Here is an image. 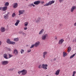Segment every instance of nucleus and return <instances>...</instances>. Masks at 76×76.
Here are the masks:
<instances>
[{
    "label": "nucleus",
    "mask_w": 76,
    "mask_h": 76,
    "mask_svg": "<svg viewBox=\"0 0 76 76\" xmlns=\"http://www.w3.org/2000/svg\"><path fill=\"white\" fill-rule=\"evenodd\" d=\"M35 45H32L30 47V48H34V47H35Z\"/></svg>",
    "instance_id": "2f4dec72"
},
{
    "label": "nucleus",
    "mask_w": 76,
    "mask_h": 76,
    "mask_svg": "<svg viewBox=\"0 0 76 76\" xmlns=\"http://www.w3.org/2000/svg\"><path fill=\"white\" fill-rule=\"evenodd\" d=\"M75 55H76V53L72 55L69 58H70V59L72 58H73V57H74V56H75Z\"/></svg>",
    "instance_id": "cd10ccee"
},
{
    "label": "nucleus",
    "mask_w": 76,
    "mask_h": 76,
    "mask_svg": "<svg viewBox=\"0 0 76 76\" xmlns=\"http://www.w3.org/2000/svg\"><path fill=\"white\" fill-rule=\"evenodd\" d=\"M19 15H20V14H19Z\"/></svg>",
    "instance_id": "864d4df0"
},
{
    "label": "nucleus",
    "mask_w": 76,
    "mask_h": 76,
    "mask_svg": "<svg viewBox=\"0 0 76 76\" xmlns=\"http://www.w3.org/2000/svg\"><path fill=\"white\" fill-rule=\"evenodd\" d=\"M48 37V34H45L42 35L41 37V39L42 40H45L46 37Z\"/></svg>",
    "instance_id": "7ed1b4c3"
},
{
    "label": "nucleus",
    "mask_w": 76,
    "mask_h": 76,
    "mask_svg": "<svg viewBox=\"0 0 76 76\" xmlns=\"http://www.w3.org/2000/svg\"><path fill=\"white\" fill-rule=\"evenodd\" d=\"M3 57L5 59H8V58L7 57V54L5 53L4 54Z\"/></svg>",
    "instance_id": "2eb2a0df"
},
{
    "label": "nucleus",
    "mask_w": 76,
    "mask_h": 76,
    "mask_svg": "<svg viewBox=\"0 0 76 76\" xmlns=\"http://www.w3.org/2000/svg\"><path fill=\"white\" fill-rule=\"evenodd\" d=\"M25 12V11L22 10L21 11H20L19 12V13L20 14H22V13H24V12Z\"/></svg>",
    "instance_id": "b1692460"
},
{
    "label": "nucleus",
    "mask_w": 76,
    "mask_h": 76,
    "mask_svg": "<svg viewBox=\"0 0 76 76\" xmlns=\"http://www.w3.org/2000/svg\"><path fill=\"white\" fill-rule=\"evenodd\" d=\"M3 7H0V10H3Z\"/></svg>",
    "instance_id": "c03bdc74"
},
{
    "label": "nucleus",
    "mask_w": 76,
    "mask_h": 76,
    "mask_svg": "<svg viewBox=\"0 0 76 76\" xmlns=\"http://www.w3.org/2000/svg\"><path fill=\"white\" fill-rule=\"evenodd\" d=\"M28 6L30 7H32V6H33V7H35V5L33 3L29 4L28 5Z\"/></svg>",
    "instance_id": "412c9836"
},
{
    "label": "nucleus",
    "mask_w": 76,
    "mask_h": 76,
    "mask_svg": "<svg viewBox=\"0 0 76 76\" xmlns=\"http://www.w3.org/2000/svg\"><path fill=\"white\" fill-rule=\"evenodd\" d=\"M64 41V39H61L59 40L58 43L59 44H62Z\"/></svg>",
    "instance_id": "9d476101"
},
{
    "label": "nucleus",
    "mask_w": 76,
    "mask_h": 76,
    "mask_svg": "<svg viewBox=\"0 0 76 76\" xmlns=\"http://www.w3.org/2000/svg\"><path fill=\"white\" fill-rule=\"evenodd\" d=\"M59 72L60 70H58L56 72L55 75H58Z\"/></svg>",
    "instance_id": "6ab92c4d"
},
{
    "label": "nucleus",
    "mask_w": 76,
    "mask_h": 76,
    "mask_svg": "<svg viewBox=\"0 0 76 76\" xmlns=\"http://www.w3.org/2000/svg\"><path fill=\"white\" fill-rule=\"evenodd\" d=\"M5 6H8L9 5V3L8 2H6L5 3Z\"/></svg>",
    "instance_id": "393cba45"
},
{
    "label": "nucleus",
    "mask_w": 76,
    "mask_h": 76,
    "mask_svg": "<svg viewBox=\"0 0 76 76\" xmlns=\"http://www.w3.org/2000/svg\"><path fill=\"white\" fill-rule=\"evenodd\" d=\"M76 9V6H73L71 8L70 10L71 12H73V10H74V9Z\"/></svg>",
    "instance_id": "9b49d317"
},
{
    "label": "nucleus",
    "mask_w": 76,
    "mask_h": 76,
    "mask_svg": "<svg viewBox=\"0 0 76 76\" xmlns=\"http://www.w3.org/2000/svg\"><path fill=\"white\" fill-rule=\"evenodd\" d=\"M26 1H28V0H26Z\"/></svg>",
    "instance_id": "5fc2aeb1"
},
{
    "label": "nucleus",
    "mask_w": 76,
    "mask_h": 76,
    "mask_svg": "<svg viewBox=\"0 0 76 76\" xmlns=\"http://www.w3.org/2000/svg\"><path fill=\"white\" fill-rule=\"evenodd\" d=\"M8 50H9V51H10V50H11V49L9 48L8 49Z\"/></svg>",
    "instance_id": "8fccbe9b"
},
{
    "label": "nucleus",
    "mask_w": 76,
    "mask_h": 76,
    "mask_svg": "<svg viewBox=\"0 0 76 76\" xmlns=\"http://www.w3.org/2000/svg\"><path fill=\"white\" fill-rule=\"evenodd\" d=\"M16 14H15V13L14 12L12 15V18H14L15 16H16Z\"/></svg>",
    "instance_id": "bb28decb"
},
{
    "label": "nucleus",
    "mask_w": 76,
    "mask_h": 76,
    "mask_svg": "<svg viewBox=\"0 0 76 76\" xmlns=\"http://www.w3.org/2000/svg\"><path fill=\"white\" fill-rule=\"evenodd\" d=\"M9 71H10V72H12L13 70V68H11L9 69Z\"/></svg>",
    "instance_id": "c9c22d12"
},
{
    "label": "nucleus",
    "mask_w": 76,
    "mask_h": 76,
    "mask_svg": "<svg viewBox=\"0 0 76 76\" xmlns=\"http://www.w3.org/2000/svg\"><path fill=\"white\" fill-rule=\"evenodd\" d=\"M18 4L17 3H15L13 5V7L14 9H15V8H16L18 7Z\"/></svg>",
    "instance_id": "f8f14e48"
},
{
    "label": "nucleus",
    "mask_w": 76,
    "mask_h": 76,
    "mask_svg": "<svg viewBox=\"0 0 76 76\" xmlns=\"http://www.w3.org/2000/svg\"><path fill=\"white\" fill-rule=\"evenodd\" d=\"M22 34L23 35V36H25V33H23H23Z\"/></svg>",
    "instance_id": "79ce46f5"
},
{
    "label": "nucleus",
    "mask_w": 76,
    "mask_h": 76,
    "mask_svg": "<svg viewBox=\"0 0 76 76\" xmlns=\"http://www.w3.org/2000/svg\"><path fill=\"white\" fill-rule=\"evenodd\" d=\"M63 57H66V56L67 55V53H66L65 52H64L63 53Z\"/></svg>",
    "instance_id": "5701e85b"
},
{
    "label": "nucleus",
    "mask_w": 76,
    "mask_h": 76,
    "mask_svg": "<svg viewBox=\"0 0 76 76\" xmlns=\"http://www.w3.org/2000/svg\"><path fill=\"white\" fill-rule=\"evenodd\" d=\"M24 24L25 26L26 27L27 26H28V23L27 22H25L24 23Z\"/></svg>",
    "instance_id": "c756f323"
},
{
    "label": "nucleus",
    "mask_w": 76,
    "mask_h": 76,
    "mask_svg": "<svg viewBox=\"0 0 76 76\" xmlns=\"http://www.w3.org/2000/svg\"><path fill=\"white\" fill-rule=\"evenodd\" d=\"M47 67H48V65L47 64H42V65L41 64L40 65L38 66L39 69H41V68H42V69H44L45 70L47 69Z\"/></svg>",
    "instance_id": "f257e3e1"
},
{
    "label": "nucleus",
    "mask_w": 76,
    "mask_h": 76,
    "mask_svg": "<svg viewBox=\"0 0 76 76\" xmlns=\"http://www.w3.org/2000/svg\"><path fill=\"white\" fill-rule=\"evenodd\" d=\"M59 26L60 27H62V26H63V24H60L59 25Z\"/></svg>",
    "instance_id": "58836bf2"
},
{
    "label": "nucleus",
    "mask_w": 76,
    "mask_h": 76,
    "mask_svg": "<svg viewBox=\"0 0 76 76\" xmlns=\"http://www.w3.org/2000/svg\"><path fill=\"white\" fill-rule=\"evenodd\" d=\"M27 27H25L24 28V30H26V29H27Z\"/></svg>",
    "instance_id": "a19ab883"
},
{
    "label": "nucleus",
    "mask_w": 76,
    "mask_h": 76,
    "mask_svg": "<svg viewBox=\"0 0 76 76\" xmlns=\"http://www.w3.org/2000/svg\"><path fill=\"white\" fill-rule=\"evenodd\" d=\"M23 31H19L18 33L19 34H22L23 33Z\"/></svg>",
    "instance_id": "4c0bfd02"
},
{
    "label": "nucleus",
    "mask_w": 76,
    "mask_h": 76,
    "mask_svg": "<svg viewBox=\"0 0 76 76\" xmlns=\"http://www.w3.org/2000/svg\"><path fill=\"white\" fill-rule=\"evenodd\" d=\"M75 40H76V38L75 39Z\"/></svg>",
    "instance_id": "6e6d98bb"
},
{
    "label": "nucleus",
    "mask_w": 76,
    "mask_h": 76,
    "mask_svg": "<svg viewBox=\"0 0 76 76\" xmlns=\"http://www.w3.org/2000/svg\"><path fill=\"white\" fill-rule=\"evenodd\" d=\"M74 26H76V22L74 23Z\"/></svg>",
    "instance_id": "09e8293b"
},
{
    "label": "nucleus",
    "mask_w": 76,
    "mask_h": 76,
    "mask_svg": "<svg viewBox=\"0 0 76 76\" xmlns=\"http://www.w3.org/2000/svg\"><path fill=\"white\" fill-rule=\"evenodd\" d=\"M40 20H41V18L40 17L38 18L36 20V23H39L40 22Z\"/></svg>",
    "instance_id": "ddd939ff"
},
{
    "label": "nucleus",
    "mask_w": 76,
    "mask_h": 76,
    "mask_svg": "<svg viewBox=\"0 0 76 76\" xmlns=\"http://www.w3.org/2000/svg\"><path fill=\"white\" fill-rule=\"evenodd\" d=\"M71 50H72V48L70 46H69L68 48V52H70L71 51Z\"/></svg>",
    "instance_id": "aec40b11"
},
{
    "label": "nucleus",
    "mask_w": 76,
    "mask_h": 76,
    "mask_svg": "<svg viewBox=\"0 0 76 76\" xmlns=\"http://www.w3.org/2000/svg\"><path fill=\"white\" fill-rule=\"evenodd\" d=\"M11 42V41H10L9 39H7V42L8 44H10Z\"/></svg>",
    "instance_id": "4be33fe9"
},
{
    "label": "nucleus",
    "mask_w": 76,
    "mask_h": 76,
    "mask_svg": "<svg viewBox=\"0 0 76 76\" xmlns=\"http://www.w3.org/2000/svg\"><path fill=\"white\" fill-rule=\"evenodd\" d=\"M55 39H56V40H57V37H56V38H55Z\"/></svg>",
    "instance_id": "3c124183"
},
{
    "label": "nucleus",
    "mask_w": 76,
    "mask_h": 76,
    "mask_svg": "<svg viewBox=\"0 0 76 76\" xmlns=\"http://www.w3.org/2000/svg\"><path fill=\"white\" fill-rule=\"evenodd\" d=\"M1 42L0 41V46H1Z\"/></svg>",
    "instance_id": "49530a36"
},
{
    "label": "nucleus",
    "mask_w": 76,
    "mask_h": 76,
    "mask_svg": "<svg viewBox=\"0 0 76 76\" xmlns=\"http://www.w3.org/2000/svg\"><path fill=\"white\" fill-rule=\"evenodd\" d=\"M1 31L2 32H5V31L6 30V29H5V28L4 27H1L0 29Z\"/></svg>",
    "instance_id": "6e6552de"
},
{
    "label": "nucleus",
    "mask_w": 76,
    "mask_h": 76,
    "mask_svg": "<svg viewBox=\"0 0 76 76\" xmlns=\"http://www.w3.org/2000/svg\"><path fill=\"white\" fill-rule=\"evenodd\" d=\"M1 63L2 65H7V64H8V63H9V61H2L1 62Z\"/></svg>",
    "instance_id": "20e7f679"
},
{
    "label": "nucleus",
    "mask_w": 76,
    "mask_h": 76,
    "mask_svg": "<svg viewBox=\"0 0 76 76\" xmlns=\"http://www.w3.org/2000/svg\"><path fill=\"white\" fill-rule=\"evenodd\" d=\"M64 0H59V1L60 2V3H62V2H63V1Z\"/></svg>",
    "instance_id": "ea45409f"
},
{
    "label": "nucleus",
    "mask_w": 76,
    "mask_h": 76,
    "mask_svg": "<svg viewBox=\"0 0 76 76\" xmlns=\"http://www.w3.org/2000/svg\"><path fill=\"white\" fill-rule=\"evenodd\" d=\"M31 51V50L30 49L29 50H28V53H30Z\"/></svg>",
    "instance_id": "a18cd8bd"
},
{
    "label": "nucleus",
    "mask_w": 76,
    "mask_h": 76,
    "mask_svg": "<svg viewBox=\"0 0 76 76\" xmlns=\"http://www.w3.org/2000/svg\"><path fill=\"white\" fill-rule=\"evenodd\" d=\"M40 44V42L39 41H37V42H36L34 44L35 45V47H37L38 46H39V45Z\"/></svg>",
    "instance_id": "1a4fd4ad"
},
{
    "label": "nucleus",
    "mask_w": 76,
    "mask_h": 76,
    "mask_svg": "<svg viewBox=\"0 0 76 76\" xmlns=\"http://www.w3.org/2000/svg\"><path fill=\"white\" fill-rule=\"evenodd\" d=\"M41 3V1H35L34 2V4L36 5H38V4H39V3Z\"/></svg>",
    "instance_id": "0eeeda50"
},
{
    "label": "nucleus",
    "mask_w": 76,
    "mask_h": 76,
    "mask_svg": "<svg viewBox=\"0 0 76 76\" xmlns=\"http://www.w3.org/2000/svg\"><path fill=\"white\" fill-rule=\"evenodd\" d=\"M54 2L55 1H54L52 0L51 1H50L48 3H46V4L44 5V6H48L49 5H51V4H52L53 3H54Z\"/></svg>",
    "instance_id": "f03ea898"
},
{
    "label": "nucleus",
    "mask_w": 76,
    "mask_h": 76,
    "mask_svg": "<svg viewBox=\"0 0 76 76\" xmlns=\"http://www.w3.org/2000/svg\"><path fill=\"white\" fill-rule=\"evenodd\" d=\"M56 60V58H54V60Z\"/></svg>",
    "instance_id": "603ef678"
},
{
    "label": "nucleus",
    "mask_w": 76,
    "mask_h": 76,
    "mask_svg": "<svg viewBox=\"0 0 76 76\" xmlns=\"http://www.w3.org/2000/svg\"><path fill=\"white\" fill-rule=\"evenodd\" d=\"M47 54V52L45 51L43 53V56L44 58H45V56Z\"/></svg>",
    "instance_id": "a211bd4d"
},
{
    "label": "nucleus",
    "mask_w": 76,
    "mask_h": 76,
    "mask_svg": "<svg viewBox=\"0 0 76 76\" xmlns=\"http://www.w3.org/2000/svg\"><path fill=\"white\" fill-rule=\"evenodd\" d=\"M21 54H23V53L24 52V50L22 49H21L20 51Z\"/></svg>",
    "instance_id": "473e14b6"
},
{
    "label": "nucleus",
    "mask_w": 76,
    "mask_h": 76,
    "mask_svg": "<svg viewBox=\"0 0 76 76\" xmlns=\"http://www.w3.org/2000/svg\"><path fill=\"white\" fill-rule=\"evenodd\" d=\"M18 53H19V52H18V50L15 49L13 51V54H15V56H18Z\"/></svg>",
    "instance_id": "423d86ee"
},
{
    "label": "nucleus",
    "mask_w": 76,
    "mask_h": 76,
    "mask_svg": "<svg viewBox=\"0 0 76 76\" xmlns=\"http://www.w3.org/2000/svg\"><path fill=\"white\" fill-rule=\"evenodd\" d=\"M22 73V70L21 71H19L18 72V74H20V73Z\"/></svg>",
    "instance_id": "e433bc0d"
},
{
    "label": "nucleus",
    "mask_w": 76,
    "mask_h": 76,
    "mask_svg": "<svg viewBox=\"0 0 76 76\" xmlns=\"http://www.w3.org/2000/svg\"><path fill=\"white\" fill-rule=\"evenodd\" d=\"M27 73V71L25 69H23L22 70V75L23 76L25 75Z\"/></svg>",
    "instance_id": "39448f33"
},
{
    "label": "nucleus",
    "mask_w": 76,
    "mask_h": 76,
    "mask_svg": "<svg viewBox=\"0 0 76 76\" xmlns=\"http://www.w3.org/2000/svg\"><path fill=\"white\" fill-rule=\"evenodd\" d=\"M44 31V29H42V30L40 31L39 32V35H41V34L42 33V32Z\"/></svg>",
    "instance_id": "a878e982"
},
{
    "label": "nucleus",
    "mask_w": 76,
    "mask_h": 76,
    "mask_svg": "<svg viewBox=\"0 0 76 76\" xmlns=\"http://www.w3.org/2000/svg\"><path fill=\"white\" fill-rule=\"evenodd\" d=\"M14 40L15 41H19V38H16L15 39H14Z\"/></svg>",
    "instance_id": "7c9ffc66"
},
{
    "label": "nucleus",
    "mask_w": 76,
    "mask_h": 76,
    "mask_svg": "<svg viewBox=\"0 0 76 76\" xmlns=\"http://www.w3.org/2000/svg\"><path fill=\"white\" fill-rule=\"evenodd\" d=\"M15 42L11 41L10 44H12V45H15Z\"/></svg>",
    "instance_id": "c85d7f7f"
},
{
    "label": "nucleus",
    "mask_w": 76,
    "mask_h": 76,
    "mask_svg": "<svg viewBox=\"0 0 76 76\" xmlns=\"http://www.w3.org/2000/svg\"><path fill=\"white\" fill-rule=\"evenodd\" d=\"M9 58H11V57H13V55H12L10 54L9 55Z\"/></svg>",
    "instance_id": "f704fd0d"
},
{
    "label": "nucleus",
    "mask_w": 76,
    "mask_h": 76,
    "mask_svg": "<svg viewBox=\"0 0 76 76\" xmlns=\"http://www.w3.org/2000/svg\"><path fill=\"white\" fill-rule=\"evenodd\" d=\"M75 74H76V71H74L73 72L72 76H75Z\"/></svg>",
    "instance_id": "72a5a7b5"
},
{
    "label": "nucleus",
    "mask_w": 76,
    "mask_h": 76,
    "mask_svg": "<svg viewBox=\"0 0 76 76\" xmlns=\"http://www.w3.org/2000/svg\"><path fill=\"white\" fill-rule=\"evenodd\" d=\"M41 4H43V3H44V1H41Z\"/></svg>",
    "instance_id": "37998d69"
},
{
    "label": "nucleus",
    "mask_w": 76,
    "mask_h": 76,
    "mask_svg": "<svg viewBox=\"0 0 76 76\" xmlns=\"http://www.w3.org/2000/svg\"><path fill=\"white\" fill-rule=\"evenodd\" d=\"M3 9L2 10L3 11H4V12L5 10H7V7L6 6H5L3 7Z\"/></svg>",
    "instance_id": "dca6fc26"
},
{
    "label": "nucleus",
    "mask_w": 76,
    "mask_h": 76,
    "mask_svg": "<svg viewBox=\"0 0 76 76\" xmlns=\"http://www.w3.org/2000/svg\"><path fill=\"white\" fill-rule=\"evenodd\" d=\"M10 13L9 12H8L7 13V14L6 15H9V14H10Z\"/></svg>",
    "instance_id": "de8ad7c7"
},
{
    "label": "nucleus",
    "mask_w": 76,
    "mask_h": 76,
    "mask_svg": "<svg viewBox=\"0 0 76 76\" xmlns=\"http://www.w3.org/2000/svg\"><path fill=\"white\" fill-rule=\"evenodd\" d=\"M8 16H9V15H7L5 14L4 15V18L5 19H7V18H8Z\"/></svg>",
    "instance_id": "f3484780"
},
{
    "label": "nucleus",
    "mask_w": 76,
    "mask_h": 76,
    "mask_svg": "<svg viewBox=\"0 0 76 76\" xmlns=\"http://www.w3.org/2000/svg\"><path fill=\"white\" fill-rule=\"evenodd\" d=\"M16 22L15 23V26H18V24L19 23V22H20V20H17Z\"/></svg>",
    "instance_id": "4468645a"
}]
</instances>
